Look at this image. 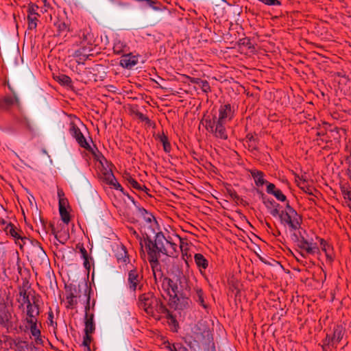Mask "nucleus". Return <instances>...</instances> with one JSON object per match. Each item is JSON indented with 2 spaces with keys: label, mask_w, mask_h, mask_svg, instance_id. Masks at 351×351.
Instances as JSON below:
<instances>
[{
  "label": "nucleus",
  "mask_w": 351,
  "mask_h": 351,
  "mask_svg": "<svg viewBox=\"0 0 351 351\" xmlns=\"http://www.w3.org/2000/svg\"><path fill=\"white\" fill-rule=\"evenodd\" d=\"M182 77L183 78L188 80L192 84H200V82H202V79H200V78L192 77H190V76L184 75V74L182 75Z\"/></svg>",
  "instance_id": "nucleus-53"
},
{
  "label": "nucleus",
  "mask_w": 351,
  "mask_h": 351,
  "mask_svg": "<svg viewBox=\"0 0 351 351\" xmlns=\"http://www.w3.org/2000/svg\"><path fill=\"white\" fill-rule=\"evenodd\" d=\"M334 340L332 339L330 335L327 334L326 338L324 339V345L322 346L323 351L326 350V346L330 345L331 343H334Z\"/></svg>",
  "instance_id": "nucleus-50"
},
{
  "label": "nucleus",
  "mask_w": 351,
  "mask_h": 351,
  "mask_svg": "<svg viewBox=\"0 0 351 351\" xmlns=\"http://www.w3.org/2000/svg\"><path fill=\"white\" fill-rule=\"evenodd\" d=\"M34 295H32V302H27L26 304V317L25 321L26 322H32L35 319H38V316L40 313V298L39 294H36L34 291Z\"/></svg>",
  "instance_id": "nucleus-10"
},
{
  "label": "nucleus",
  "mask_w": 351,
  "mask_h": 351,
  "mask_svg": "<svg viewBox=\"0 0 351 351\" xmlns=\"http://www.w3.org/2000/svg\"><path fill=\"white\" fill-rule=\"evenodd\" d=\"M28 280L25 279L22 286L19 287V298L16 299V301L20 304L19 308L23 311L25 310V305L27 304V302H32V298L30 299L29 298V293H27V289L30 287V285H28Z\"/></svg>",
  "instance_id": "nucleus-12"
},
{
  "label": "nucleus",
  "mask_w": 351,
  "mask_h": 351,
  "mask_svg": "<svg viewBox=\"0 0 351 351\" xmlns=\"http://www.w3.org/2000/svg\"><path fill=\"white\" fill-rule=\"evenodd\" d=\"M58 196L59 198V206H60V201L62 202V200L65 201V204H69L68 199L64 197V193L62 189H58Z\"/></svg>",
  "instance_id": "nucleus-54"
},
{
  "label": "nucleus",
  "mask_w": 351,
  "mask_h": 351,
  "mask_svg": "<svg viewBox=\"0 0 351 351\" xmlns=\"http://www.w3.org/2000/svg\"><path fill=\"white\" fill-rule=\"evenodd\" d=\"M18 319L12 320L11 311L5 303L0 304V326L6 329L8 333L18 330Z\"/></svg>",
  "instance_id": "nucleus-9"
},
{
  "label": "nucleus",
  "mask_w": 351,
  "mask_h": 351,
  "mask_svg": "<svg viewBox=\"0 0 351 351\" xmlns=\"http://www.w3.org/2000/svg\"><path fill=\"white\" fill-rule=\"evenodd\" d=\"M80 36L84 43H90L92 41L93 36L86 29L82 30Z\"/></svg>",
  "instance_id": "nucleus-39"
},
{
  "label": "nucleus",
  "mask_w": 351,
  "mask_h": 351,
  "mask_svg": "<svg viewBox=\"0 0 351 351\" xmlns=\"http://www.w3.org/2000/svg\"><path fill=\"white\" fill-rule=\"evenodd\" d=\"M35 8H38V6L34 5V4H29V8H28V13L29 14H37V13L36 12V9Z\"/></svg>",
  "instance_id": "nucleus-60"
},
{
  "label": "nucleus",
  "mask_w": 351,
  "mask_h": 351,
  "mask_svg": "<svg viewBox=\"0 0 351 351\" xmlns=\"http://www.w3.org/2000/svg\"><path fill=\"white\" fill-rule=\"evenodd\" d=\"M280 223L285 227H288L291 231H295L301 228L302 216L287 202L284 210H280L279 215Z\"/></svg>",
  "instance_id": "nucleus-5"
},
{
  "label": "nucleus",
  "mask_w": 351,
  "mask_h": 351,
  "mask_svg": "<svg viewBox=\"0 0 351 351\" xmlns=\"http://www.w3.org/2000/svg\"><path fill=\"white\" fill-rule=\"evenodd\" d=\"M14 346L17 351H40L34 342H29L21 338L15 339Z\"/></svg>",
  "instance_id": "nucleus-18"
},
{
  "label": "nucleus",
  "mask_w": 351,
  "mask_h": 351,
  "mask_svg": "<svg viewBox=\"0 0 351 351\" xmlns=\"http://www.w3.org/2000/svg\"><path fill=\"white\" fill-rule=\"evenodd\" d=\"M143 276L141 271L137 270L136 268L131 269L128 272V286L131 291H135L136 290L141 291L143 289V285L142 283Z\"/></svg>",
  "instance_id": "nucleus-11"
},
{
  "label": "nucleus",
  "mask_w": 351,
  "mask_h": 351,
  "mask_svg": "<svg viewBox=\"0 0 351 351\" xmlns=\"http://www.w3.org/2000/svg\"><path fill=\"white\" fill-rule=\"evenodd\" d=\"M341 191L343 195V197L346 200H350L351 199V189L349 186L348 184H341L340 186Z\"/></svg>",
  "instance_id": "nucleus-36"
},
{
  "label": "nucleus",
  "mask_w": 351,
  "mask_h": 351,
  "mask_svg": "<svg viewBox=\"0 0 351 351\" xmlns=\"http://www.w3.org/2000/svg\"><path fill=\"white\" fill-rule=\"evenodd\" d=\"M125 195H126L128 197V198L132 202V204L136 206V207H139L138 205H137V202L134 200V197L130 196L128 193H125L124 194Z\"/></svg>",
  "instance_id": "nucleus-64"
},
{
  "label": "nucleus",
  "mask_w": 351,
  "mask_h": 351,
  "mask_svg": "<svg viewBox=\"0 0 351 351\" xmlns=\"http://www.w3.org/2000/svg\"><path fill=\"white\" fill-rule=\"evenodd\" d=\"M69 132L71 135L75 138L76 141L81 147L84 148L86 150L92 149V147L86 141V139L80 131V128L75 123H72L71 124Z\"/></svg>",
  "instance_id": "nucleus-14"
},
{
  "label": "nucleus",
  "mask_w": 351,
  "mask_h": 351,
  "mask_svg": "<svg viewBox=\"0 0 351 351\" xmlns=\"http://www.w3.org/2000/svg\"><path fill=\"white\" fill-rule=\"evenodd\" d=\"M103 176L104 181L106 182V184L112 187L113 186V185H114V184L117 182V179L111 169H106L105 171L103 173Z\"/></svg>",
  "instance_id": "nucleus-30"
},
{
  "label": "nucleus",
  "mask_w": 351,
  "mask_h": 351,
  "mask_svg": "<svg viewBox=\"0 0 351 351\" xmlns=\"http://www.w3.org/2000/svg\"><path fill=\"white\" fill-rule=\"evenodd\" d=\"M28 21V29H34L37 27L36 21H38L36 17H32L29 14L27 16Z\"/></svg>",
  "instance_id": "nucleus-43"
},
{
  "label": "nucleus",
  "mask_w": 351,
  "mask_h": 351,
  "mask_svg": "<svg viewBox=\"0 0 351 351\" xmlns=\"http://www.w3.org/2000/svg\"><path fill=\"white\" fill-rule=\"evenodd\" d=\"M54 25L57 29L58 36H60L62 34L69 31V27L63 21H58V22L54 23Z\"/></svg>",
  "instance_id": "nucleus-34"
},
{
  "label": "nucleus",
  "mask_w": 351,
  "mask_h": 351,
  "mask_svg": "<svg viewBox=\"0 0 351 351\" xmlns=\"http://www.w3.org/2000/svg\"><path fill=\"white\" fill-rule=\"evenodd\" d=\"M299 236L300 232L298 233L293 232L291 235V239L294 243H296L298 244L299 243Z\"/></svg>",
  "instance_id": "nucleus-61"
},
{
  "label": "nucleus",
  "mask_w": 351,
  "mask_h": 351,
  "mask_svg": "<svg viewBox=\"0 0 351 351\" xmlns=\"http://www.w3.org/2000/svg\"><path fill=\"white\" fill-rule=\"evenodd\" d=\"M297 246L301 249L305 250L307 254H314L319 252V247L316 243H313L312 239L308 240L305 238L304 235L300 232L299 243Z\"/></svg>",
  "instance_id": "nucleus-13"
},
{
  "label": "nucleus",
  "mask_w": 351,
  "mask_h": 351,
  "mask_svg": "<svg viewBox=\"0 0 351 351\" xmlns=\"http://www.w3.org/2000/svg\"><path fill=\"white\" fill-rule=\"evenodd\" d=\"M319 240V242H320V245L322 247V250L325 252V253H326L327 252V247H329V245L328 244V243L324 239H320L319 237H317Z\"/></svg>",
  "instance_id": "nucleus-59"
},
{
  "label": "nucleus",
  "mask_w": 351,
  "mask_h": 351,
  "mask_svg": "<svg viewBox=\"0 0 351 351\" xmlns=\"http://www.w3.org/2000/svg\"><path fill=\"white\" fill-rule=\"evenodd\" d=\"M344 335V330L342 326L337 325L333 328V332L331 335L332 339L336 343H339L343 339Z\"/></svg>",
  "instance_id": "nucleus-29"
},
{
  "label": "nucleus",
  "mask_w": 351,
  "mask_h": 351,
  "mask_svg": "<svg viewBox=\"0 0 351 351\" xmlns=\"http://www.w3.org/2000/svg\"><path fill=\"white\" fill-rule=\"evenodd\" d=\"M75 250H78L79 252L81 254V256L84 259V267L88 271V272H89L90 269V261H93V258L88 254L83 243H77L75 245Z\"/></svg>",
  "instance_id": "nucleus-21"
},
{
  "label": "nucleus",
  "mask_w": 351,
  "mask_h": 351,
  "mask_svg": "<svg viewBox=\"0 0 351 351\" xmlns=\"http://www.w3.org/2000/svg\"><path fill=\"white\" fill-rule=\"evenodd\" d=\"M238 45L239 46L246 47L248 49H254V46L252 44L251 39L247 37L239 39Z\"/></svg>",
  "instance_id": "nucleus-38"
},
{
  "label": "nucleus",
  "mask_w": 351,
  "mask_h": 351,
  "mask_svg": "<svg viewBox=\"0 0 351 351\" xmlns=\"http://www.w3.org/2000/svg\"><path fill=\"white\" fill-rule=\"evenodd\" d=\"M138 210L139 214L143 217L144 221L147 223V226H144V232H143V241L145 247L147 245V239L148 237L149 239H152V235H156V230H159V225L158 223L155 218V217L149 212H148L145 208L143 207H138Z\"/></svg>",
  "instance_id": "nucleus-6"
},
{
  "label": "nucleus",
  "mask_w": 351,
  "mask_h": 351,
  "mask_svg": "<svg viewBox=\"0 0 351 351\" xmlns=\"http://www.w3.org/2000/svg\"><path fill=\"white\" fill-rule=\"evenodd\" d=\"M234 113V107L227 103L219 106L218 114L212 110L210 114H204L202 122L206 130L215 138L225 141L228 138L225 125L228 121L233 119Z\"/></svg>",
  "instance_id": "nucleus-1"
},
{
  "label": "nucleus",
  "mask_w": 351,
  "mask_h": 351,
  "mask_svg": "<svg viewBox=\"0 0 351 351\" xmlns=\"http://www.w3.org/2000/svg\"><path fill=\"white\" fill-rule=\"evenodd\" d=\"M90 310V296L88 295L86 300V304L85 306V328L84 332L85 333H90L94 332L95 330V326L94 323V314H89L88 311Z\"/></svg>",
  "instance_id": "nucleus-17"
},
{
  "label": "nucleus",
  "mask_w": 351,
  "mask_h": 351,
  "mask_svg": "<svg viewBox=\"0 0 351 351\" xmlns=\"http://www.w3.org/2000/svg\"><path fill=\"white\" fill-rule=\"evenodd\" d=\"M196 295H197V300L196 301L199 302V304L204 308H207L208 306L206 304L204 298V292L202 289H196Z\"/></svg>",
  "instance_id": "nucleus-37"
},
{
  "label": "nucleus",
  "mask_w": 351,
  "mask_h": 351,
  "mask_svg": "<svg viewBox=\"0 0 351 351\" xmlns=\"http://www.w3.org/2000/svg\"><path fill=\"white\" fill-rule=\"evenodd\" d=\"M56 80L61 85L66 86L68 87H71L72 86V80L69 76L66 75L60 74L56 77Z\"/></svg>",
  "instance_id": "nucleus-33"
},
{
  "label": "nucleus",
  "mask_w": 351,
  "mask_h": 351,
  "mask_svg": "<svg viewBox=\"0 0 351 351\" xmlns=\"http://www.w3.org/2000/svg\"><path fill=\"white\" fill-rule=\"evenodd\" d=\"M14 105H20L18 95L12 97V95H6L0 97V110L8 112Z\"/></svg>",
  "instance_id": "nucleus-15"
},
{
  "label": "nucleus",
  "mask_w": 351,
  "mask_h": 351,
  "mask_svg": "<svg viewBox=\"0 0 351 351\" xmlns=\"http://www.w3.org/2000/svg\"><path fill=\"white\" fill-rule=\"evenodd\" d=\"M184 280H186L184 276H178L176 281L169 277H164L162 280V288L167 291L169 296V304L176 310L182 308V306H179L181 299H187L182 290Z\"/></svg>",
  "instance_id": "nucleus-3"
},
{
  "label": "nucleus",
  "mask_w": 351,
  "mask_h": 351,
  "mask_svg": "<svg viewBox=\"0 0 351 351\" xmlns=\"http://www.w3.org/2000/svg\"><path fill=\"white\" fill-rule=\"evenodd\" d=\"M199 85L204 93H208L211 92V88L208 81L202 80V82Z\"/></svg>",
  "instance_id": "nucleus-44"
},
{
  "label": "nucleus",
  "mask_w": 351,
  "mask_h": 351,
  "mask_svg": "<svg viewBox=\"0 0 351 351\" xmlns=\"http://www.w3.org/2000/svg\"><path fill=\"white\" fill-rule=\"evenodd\" d=\"M267 5H280L281 1L279 0H258Z\"/></svg>",
  "instance_id": "nucleus-51"
},
{
  "label": "nucleus",
  "mask_w": 351,
  "mask_h": 351,
  "mask_svg": "<svg viewBox=\"0 0 351 351\" xmlns=\"http://www.w3.org/2000/svg\"><path fill=\"white\" fill-rule=\"evenodd\" d=\"M132 234H134L136 237V238L140 240V245H141V250H142L143 253H144L143 250V242L144 243L143 239H142V238L138 234L136 231L133 229H132Z\"/></svg>",
  "instance_id": "nucleus-62"
},
{
  "label": "nucleus",
  "mask_w": 351,
  "mask_h": 351,
  "mask_svg": "<svg viewBox=\"0 0 351 351\" xmlns=\"http://www.w3.org/2000/svg\"><path fill=\"white\" fill-rule=\"evenodd\" d=\"M268 207H266L269 210L270 215L273 217H277L278 215L280 214V211L279 210L280 204L275 202L273 199H269L267 202Z\"/></svg>",
  "instance_id": "nucleus-28"
},
{
  "label": "nucleus",
  "mask_w": 351,
  "mask_h": 351,
  "mask_svg": "<svg viewBox=\"0 0 351 351\" xmlns=\"http://www.w3.org/2000/svg\"><path fill=\"white\" fill-rule=\"evenodd\" d=\"M32 247L28 252V259L30 263L35 265H42L49 261L48 256L43 250L41 243L36 239H29Z\"/></svg>",
  "instance_id": "nucleus-8"
},
{
  "label": "nucleus",
  "mask_w": 351,
  "mask_h": 351,
  "mask_svg": "<svg viewBox=\"0 0 351 351\" xmlns=\"http://www.w3.org/2000/svg\"><path fill=\"white\" fill-rule=\"evenodd\" d=\"M22 239H19V241H15V243L19 246L20 249L22 250L23 246L26 243V241H29V239H28L27 237L24 235V232H23V234H21Z\"/></svg>",
  "instance_id": "nucleus-49"
},
{
  "label": "nucleus",
  "mask_w": 351,
  "mask_h": 351,
  "mask_svg": "<svg viewBox=\"0 0 351 351\" xmlns=\"http://www.w3.org/2000/svg\"><path fill=\"white\" fill-rule=\"evenodd\" d=\"M148 5L154 10H162L166 8L160 1L156 0H151Z\"/></svg>",
  "instance_id": "nucleus-41"
},
{
  "label": "nucleus",
  "mask_w": 351,
  "mask_h": 351,
  "mask_svg": "<svg viewBox=\"0 0 351 351\" xmlns=\"http://www.w3.org/2000/svg\"><path fill=\"white\" fill-rule=\"evenodd\" d=\"M49 95L45 93H43V94L40 95V97L37 100V103L41 106H46L47 105V97H48Z\"/></svg>",
  "instance_id": "nucleus-52"
},
{
  "label": "nucleus",
  "mask_w": 351,
  "mask_h": 351,
  "mask_svg": "<svg viewBox=\"0 0 351 351\" xmlns=\"http://www.w3.org/2000/svg\"><path fill=\"white\" fill-rule=\"evenodd\" d=\"M226 191L228 194L230 196L231 199L234 202H237L239 199V196L237 193L234 189L232 188H226Z\"/></svg>",
  "instance_id": "nucleus-47"
},
{
  "label": "nucleus",
  "mask_w": 351,
  "mask_h": 351,
  "mask_svg": "<svg viewBox=\"0 0 351 351\" xmlns=\"http://www.w3.org/2000/svg\"><path fill=\"white\" fill-rule=\"evenodd\" d=\"M272 195H274L275 197L280 202H287L286 195H285L280 189L275 191Z\"/></svg>",
  "instance_id": "nucleus-46"
},
{
  "label": "nucleus",
  "mask_w": 351,
  "mask_h": 351,
  "mask_svg": "<svg viewBox=\"0 0 351 351\" xmlns=\"http://www.w3.org/2000/svg\"><path fill=\"white\" fill-rule=\"evenodd\" d=\"M68 204H65L64 200H62V202L60 201V206H59V212L61 219L66 224H68L71 220L70 214L66 209V206Z\"/></svg>",
  "instance_id": "nucleus-25"
},
{
  "label": "nucleus",
  "mask_w": 351,
  "mask_h": 351,
  "mask_svg": "<svg viewBox=\"0 0 351 351\" xmlns=\"http://www.w3.org/2000/svg\"><path fill=\"white\" fill-rule=\"evenodd\" d=\"M147 245L145 250L148 256V261L154 270L160 265L159 258L160 254L170 257H176L178 255V246L173 239L169 236L165 237L161 231H158L154 236V240L147 238Z\"/></svg>",
  "instance_id": "nucleus-2"
},
{
  "label": "nucleus",
  "mask_w": 351,
  "mask_h": 351,
  "mask_svg": "<svg viewBox=\"0 0 351 351\" xmlns=\"http://www.w3.org/2000/svg\"><path fill=\"white\" fill-rule=\"evenodd\" d=\"M29 325V327L26 326L27 329H29L32 334V338L34 341V343L36 346H44V340L41 336V331L38 326V319H35L32 322H27Z\"/></svg>",
  "instance_id": "nucleus-16"
},
{
  "label": "nucleus",
  "mask_w": 351,
  "mask_h": 351,
  "mask_svg": "<svg viewBox=\"0 0 351 351\" xmlns=\"http://www.w3.org/2000/svg\"><path fill=\"white\" fill-rule=\"evenodd\" d=\"M245 141V143H249V142H252V141H258V138L257 137L256 134H252V133H249L246 135Z\"/></svg>",
  "instance_id": "nucleus-55"
},
{
  "label": "nucleus",
  "mask_w": 351,
  "mask_h": 351,
  "mask_svg": "<svg viewBox=\"0 0 351 351\" xmlns=\"http://www.w3.org/2000/svg\"><path fill=\"white\" fill-rule=\"evenodd\" d=\"M174 237L176 239H177L178 241H180V248L182 251V256L183 257L186 256L188 258L186 249L183 250V248H182L183 244H184L183 239L182 237H180L178 234H175Z\"/></svg>",
  "instance_id": "nucleus-48"
},
{
  "label": "nucleus",
  "mask_w": 351,
  "mask_h": 351,
  "mask_svg": "<svg viewBox=\"0 0 351 351\" xmlns=\"http://www.w3.org/2000/svg\"><path fill=\"white\" fill-rule=\"evenodd\" d=\"M3 231L5 232L6 235H9L12 237L14 241H19V239H22L21 234H23V230L19 226H16L12 222H9L6 226L3 228Z\"/></svg>",
  "instance_id": "nucleus-19"
},
{
  "label": "nucleus",
  "mask_w": 351,
  "mask_h": 351,
  "mask_svg": "<svg viewBox=\"0 0 351 351\" xmlns=\"http://www.w3.org/2000/svg\"><path fill=\"white\" fill-rule=\"evenodd\" d=\"M258 141H252V142L245 143V146L247 147L249 151L254 152L258 150Z\"/></svg>",
  "instance_id": "nucleus-45"
},
{
  "label": "nucleus",
  "mask_w": 351,
  "mask_h": 351,
  "mask_svg": "<svg viewBox=\"0 0 351 351\" xmlns=\"http://www.w3.org/2000/svg\"><path fill=\"white\" fill-rule=\"evenodd\" d=\"M49 227L51 228V233L54 235V237H55L56 239L58 242H60V243L64 244V243H65V241H62V240H60V239L58 238V234H57V233H56V229H55L54 225H53V224H52V223H50V224H49Z\"/></svg>",
  "instance_id": "nucleus-58"
},
{
  "label": "nucleus",
  "mask_w": 351,
  "mask_h": 351,
  "mask_svg": "<svg viewBox=\"0 0 351 351\" xmlns=\"http://www.w3.org/2000/svg\"><path fill=\"white\" fill-rule=\"evenodd\" d=\"M193 341L199 348L205 350H209L210 348L214 347L213 335L209 328L205 326L203 328L197 327L193 332Z\"/></svg>",
  "instance_id": "nucleus-7"
},
{
  "label": "nucleus",
  "mask_w": 351,
  "mask_h": 351,
  "mask_svg": "<svg viewBox=\"0 0 351 351\" xmlns=\"http://www.w3.org/2000/svg\"><path fill=\"white\" fill-rule=\"evenodd\" d=\"M164 308L165 310V311H164V312L157 313V314L158 315L165 314L166 318L169 320L172 319L173 317H175V316L168 310V308L166 307L165 304H164Z\"/></svg>",
  "instance_id": "nucleus-56"
},
{
  "label": "nucleus",
  "mask_w": 351,
  "mask_h": 351,
  "mask_svg": "<svg viewBox=\"0 0 351 351\" xmlns=\"http://www.w3.org/2000/svg\"><path fill=\"white\" fill-rule=\"evenodd\" d=\"M113 188H114L115 189L117 190H119L120 191H121L123 194H125V192H124V189L122 187V186L118 182V181L117 180L116 183L114 184V185H113L112 186Z\"/></svg>",
  "instance_id": "nucleus-63"
},
{
  "label": "nucleus",
  "mask_w": 351,
  "mask_h": 351,
  "mask_svg": "<svg viewBox=\"0 0 351 351\" xmlns=\"http://www.w3.org/2000/svg\"><path fill=\"white\" fill-rule=\"evenodd\" d=\"M138 306L148 315L156 317L157 313L164 312V303L152 291L140 294L138 297Z\"/></svg>",
  "instance_id": "nucleus-4"
},
{
  "label": "nucleus",
  "mask_w": 351,
  "mask_h": 351,
  "mask_svg": "<svg viewBox=\"0 0 351 351\" xmlns=\"http://www.w3.org/2000/svg\"><path fill=\"white\" fill-rule=\"evenodd\" d=\"M194 260L197 267L199 268L200 272L202 269H206L208 267V261L204 256L200 253H197L194 255Z\"/></svg>",
  "instance_id": "nucleus-23"
},
{
  "label": "nucleus",
  "mask_w": 351,
  "mask_h": 351,
  "mask_svg": "<svg viewBox=\"0 0 351 351\" xmlns=\"http://www.w3.org/2000/svg\"><path fill=\"white\" fill-rule=\"evenodd\" d=\"M138 63V58L136 56L128 53L123 55L120 60V65L128 69H131L134 66Z\"/></svg>",
  "instance_id": "nucleus-22"
},
{
  "label": "nucleus",
  "mask_w": 351,
  "mask_h": 351,
  "mask_svg": "<svg viewBox=\"0 0 351 351\" xmlns=\"http://www.w3.org/2000/svg\"><path fill=\"white\" fill-rule=\"evenodd\" d=\"M92 341V337L90 336V333H85V335L83 338L82 345L87 348V351H90V343Z\"/></svg>",
  "instance_id": "nucleus-42"
},
{
  "label": "nucleus",
  "mask_w": 351,
  "mask_h": 351,
  "mask_svg": "<svg viewBox=\"0 0 351 351\" xmlns=\"http://www.w3.org/2000/svg\"><path fill=\"white\" fill-rule=\"evenodd\" d=\"M124 178L128 182V183L134 189L138 191V189H141V184L134 179L129 173L125 174Z\"/></svg>",
  "instance_id": "nucleus-35"
},
{
  "label": "nucleus",
  "mask_w": 351,
  "mask_h": 351,
  "mask_svg": "<svg viewBox=\"0 0 351 351\" xmlns=\"http://www.w3.org/2000/svg\"><path fill=\"white\" fill-rule=\"evenodd\" d=\"M165 348L169 351H189V349L181 343H171L169 341H166L163 343Z\"/></svg>",
  "instance_id": "nucleus-27"
},
{
  "label": "nucleus",
  "mask_w": 351,
  "mask_h": 351,
  "mask_svg": "<svg viewBox=\"0 0 351 351\" xmlns=\"http://www.w3.org/2000/svg\"><path fill=\"white\" fill-rule=\"evenodd\" d=\"M156 138L162 143L164 151L166 153H169L171 149V146L169 141L168 136L162 132L161 134H158Z\"/></svg>",
  "instance_id": "nucleus-31"
},
{
  "label": "nucleus",
  "mask_w": 351,
  "mask_h": 351,
  "mask_svg": "<svg viewBox=\"0 0 351 351\" xmlns=\"http://www.w3.org/2000/svg\"><path fill=\"white\" fill-rule=\"evenodd\" d=\"M21 78L23 82L30 83L34 80V75L29 69L25 68L21 71Z\"/></svg>",
  "instance_id": "nucleus-32"
},
{
  "label": "nucleus",
  "mask_w": 351,
  "mask_h": 351,
  "mask_svg": "<svg viewBox=\"0 0 351 351\" xmlns=\"http://www.w3.org/2000/svg\"><path fill=\"white\" fill-rule=\"evenodd\" d=\"M267 193L272 195L275 192V191L277 190V189L275 184L273 183H269L267 182Z\"/></svg>",
  "instance_id": "nucleus-57"
},
{
  "label": "nucleus",
  "mask_w": 351,
  "mask_h": 351,
  "mask_svg": "<svg viewBox=\"0 0 351 351\" xmlns=\"http://www.w3.org/2000/svg\"><path fill=\"white\" fill-rule=\"evenodd\" d=\"M16 339L12 338L10 336L3 335L0 338V343H4L10 346L12 348V345H14V341Z\"/></svg>",
  "instance_id": "nucleus-40"
},
{
  "label": "nucleus",
  "mask_w": 351,
  "mask_h": 351,
  "mask_svg": "<svg viewBox=\"0 0 351 351\" xmlns=\"http://www.w3.org/2000/svg\"><path fill=\"white\" fill-rule=\"evenodd\" d=\"M66 306L67 308H73L75 305L77 304V300L75 298L77 297L75 295L76 293V287L75 286H73L70 285L69 286H66Z\"/></svg>",
  "instance_id": "nucleus-20"
},
{
  "label": "nucleus",
  "mask_w": 351,
  "mask_h": 351,
  "mask_svg": "<svg viewBox=\"0 0 351 351\" xmlns=\"http://www.w3.org/2000/svg\"><path fill=\"white\" fill-rule=\"evenodd\" d=\"M251 175L254 180L256 186H261L267 183V181L264 179V173L261 171L252 170L250 171Z\"/></svg>",
  "instance_id": "nucleus-24"
},
{
  "label": "nucleus",
  "mask_w": 351,
  "mask_h": 351,
  "mask_svg": "<svg viewBox=\"0 0 351 351\" xmlns=\"http://www.w3.org/2000/svg\"><path fill=\"white\" fill-rule=\"evenodd\" d=\"M116 258L118 261H121L125 263L129 262L128 253L126 247L123 245L118 247Z\"/></svg>",
  "instance_id": "nucleus-26"
}]
</instances>
